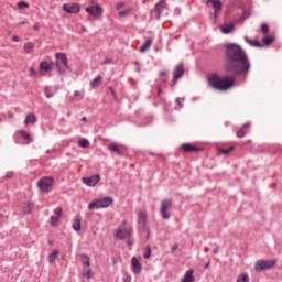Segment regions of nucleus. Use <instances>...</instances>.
Returning <instances> with one entry per match:
<instances>
[{"label":"nucleus","mask_w":282,"mask_h":282,"mask_svg":"<svg viewBox=\"0 0 282 282\" xmlns=\"http://www.w3.org/2000/svg\"><path fill=\"white\" fill-rule=\"evenodd\" d=\"M109 90L111 91V95L113 96V98H116V90H113V87H109Z\"/></svg>","instance_id":"obj_55"},{"label":"nucleus","mask_w":282,"mask_h":282,"mask_svg":"<svg viewBox=\"0 0 282 282\" xmlns=\"http://www.w3.org/2000/svg\"><path fill=\"white\" fill-rule=\"evenodd\" d=\"M184 99H182V98H180V97H177L176 99H175V105H177V107H180V109H182V107H184Z\"/></svg>","instance_id":"obj_42"},{"label":"nucleus","mask_w":282,"mask_h":282,"mask_svg":"<svg viewBox=\"0 0 282 282\" xmlns=\"http://www.w3.org/2000/svg\"><path fill=\"white\" fill-rule=\"evenodd\" d=\"M32 50H34V43L28 42L24 44L25 54H31Z\"/></svg>","instance_id":"obj_33"},{"label":"nucleus","mask_w":282,"mask_h":282,"mask_svg":"<svg viewBox=\"0 0 282 282\" xmlns=\"http://www.w3.org/2000/svg\"><path fill=\"white\" fill-rule=\"evenodd\" d=\"M131 265L133 274H140V272H142V264L140 263V260H138V258L133 257L131 259Z\"/></svg>","instance_id":"obj_14"},{"label":"nucleus","mask_w":282,"mask_h":282,"mask_svg":"<svg viewBox=\"0 0 282 282\" xmlns=\"http://www.w3.org/2000/svg\"><path fill=\"white\" fill-rule=\"evenodd\" d=\"M53 186H54V177L52 176H43L37 181V188L42 193H52Z\"/></svg>","instance_id":"obj_5"},{"label":"nucleus","mask_w":282,"mask_h":282,"mask_svg":"<svg viewBox=\"0 0 282 282\" xmlns=\"http://www.w3.org/2000/svg\"><path fill=\"white\" fill-rule=\"evenodd\" d=\"M44 94L46 98H54V95L56 94V88H54V86H46L44 88Z\"/></svg>","instance_id":"obj_24"},{"label":"nucleus","mask_w":282,"mask_h":282,"mask_svg":"<svg viewBox=\"0 0 282 282\" xmlns=\"http://www.w3.org/2000/svg\"><path fill=\"white\" fill-rule=\"evenodd\" d=\"M177 248H178L177 245H173L172 248H171L172 252H175V250H177Z\"/></svg>","instance_id":"obj_56"},{"label":"nucleus","mask_w":282,"mask_h":282,"mask_svg":"<svg viewBox=\"0 0 282 282\" xmlns=\"http://www.w3.org/2000/svg\"><path fill=\"white\" fill-rule=\"evenodd\" d=\"M83 217L80 215H76L73 220V230L75 232H80V229L83 228Z\"/></svg>","instance_id":"obj_15"},{"label":"nucleus","mask_w":282,"mask_h":282,"mask_svg":"<svg viewBox=\"0 0 282 282\" xmlns=\"http://www.w3.org/2000/svg\"><path fill=\"white\" fill-rule=\"evenodd\" d=\"M208 268H210V262H207V263L205 264V270H208Z\"/></svg>","instance_id":"obj_58"},{"label":"nucleus","mask_w":282,"mask_h":282,"mask_svg":"<svg viewBox=\"0 0 282 282\" xmlns=\"http://www.w3.org/2000/svg\"><path fill=\"white\" fill-rule=\"evenodd\" d=\"M110 204H113V198L106 196L104 198H99L93 200L88 204V210H96L100 208H109Z\"/></svg>","instance_id":"obj_3"},{"label":"nucleus","mask_w":282,"mask_h":282,"mask_svg":"<svg viewBox=\"0 0 282 282\" xmlns=\"http://www.w3.org/2000/svg\"><path fill=\"white\" fill-rule=\"evenodd\" d=\"M184 64H178L177 66H175L171 87H175V85H177V80L182 78V76H184Z\"/></svg>","instance_id":"obj_9"},{"label":"nucleus","mask_w":282,"mask_h":282,"mask_svg":"<svg viewBox=\"0 0 282 282\" xmlns=\"http://www.w3.org/2000/svg\"><path fill=\"white\" fill-rule=\"evenodd\" d=\"M246 133H248V132H246V131L243 130V128H240V129L237 131L236 135H237V138H246Z\"/></svg>","instance_id":"obj_41"},{"label":"nucleus","mask_w":282,"mask_h":282,"mask_svg":"<svg viewBox=\"0 0 282 282\" xmlns=\"http://www.w3.org/2000/svg\"><path fill=\"white\" fill-rule=\"evenodd\" d=\"M4 177L6 180H12L14 177V172L12 171L7 172Z\"/></svg>","instance_id":"obj_47"},{"label":"nucleus","mask_w":282,"mask_h":282,"mask_svg":"<svg viewBox=\"0 0 282 282\" xmlns=\"http://www.w3.org/2000/svg\"><path fill=\"white\" fill-rule=\"evenodd\" d=\"M100 83H102V77L97 75L91 82L90 87L91 89H98L100 87Z\"/></svg>","instance_id":"obj_21"},{"label":"nucleus","mask_w":282,"mask_h":282,"mask_svg":"<svg viewBox=\"0 0 282 282\" xmlns=\"http://www.w3.org/2000/svg\"><path fill=\"white\" fill-rule=\"evenodd\" d=\"M205 3H206V6L212 3L215 17H217V14H219V12H221V10L224 8L220 0H207Z\"/></svg>","instance_id":"obj_12"},{"label":"nucleus","mask_w":282,"mask_h":282,"mask_svg":"<svg viewBox=\"0 0 282 282\" xmlns=\"http://www.w3.org/2000/svg\"><path fill=\"white\" fill-rule=\"evenodd\" d=\"M17 6L19 10H23L24 8H30V4H28L25 1H19Z\"/></svg>","instance_id":"obj_40"},{"label":"nucleus","mask_w":282,"mask_h":282,"mask_svg":"<svg viewBox=\"0 0 282 282\" xmlns=\"http://www.w3.org/2000/svg\"><path fill=\"white\" fill-rule=\"evenodd\" d=\"M82 122H87V117H83Z\"/></svg>","instance_id":"obj_62"},{"label":"nucleus","mask_w":282,"mask_h":282,"mask_svg":"<svg viewBox=\"0 0 282 282\" xmlns=\"http://www.w3.org/2000/svg\"><path fill=\"white\" fill-rule=\"evenodd\" d=\"M225 69L235 76H247L250 74V59L241 46L226 44Z\"/></svg>","instance_id":"obj_1"},{"label":"nucleus","mask_w":282,"mask_h":282,"mask_svg":"<svg viewBox=\"0 0 282 282\" xmlns=\"http://www.w3.org/2000/svg\"><path fill=\"white\" fill-rule=\"evenodd\" d=\"M137 217L139 226H141L142 228H147V212L139 210L137 213Z\"/></svg>","instance_id":"obj_17"},{"label":"nucleus","mask_w":282,"mask_h":282,"mask_svg":"<svg viewBox=\"0 0 282 282\" xmlns=\"http://www.w3.org/2000/svg\"><path fill=\"white\" fill-rule=\"evenodd\" d=\"M85 11L90 14V17H95V19H98V17H102L105 9H102L100 4H93L90 7H86Z\"/></svg>","instance_id":"obj_8"},{"label":"nucleus","mask_w":282,"mask_h":282,"mask_svg":"<svg viewBox=\"0 0 282 282\" xmlns=\"http://www.w3.org/2000/svg\"><path fill=\"white\" fill-rule=\"evenodd\" d=\"M82 182L83 184H86V186H96V184L100 182V176L98 174H95L90 177H83Z\"/></svg>","instance_id":"obj_11"},{"label":"nucleus","mask_w":282,"mask_h":282,"mask_svg":"<svg viewBox=\"0 0 282 282\" xmlns=\"http://www.w3.org/2000/svg\"><path fill=\"white\" fill-rule=\"evenodd\" d=\"M273 42H274V37H272V36H265L262 39L263 45H271V43H273Z\"/></svg>","instance_id":"obj_37"},{"label":"nucleus","mask_w":282,"mask_h":282,"mask_svg":"<svg viewBox=\"0 0 282 282\" xmlns=\"http://www.w3.org/2000/svg\"><path fill=\"white\" fill-rule=\"evenodd\" d=\"M33 208H34V204L26 202L23 206V215H31Z\"/></svg>","instance_id":"obj_27"},{"label":"nucleus","mask_w":282,"mask_h":282,"mask_svg":"<svg viewBox=\"0 0 282 282\" xmlns=\"http://www.w3.org/2000/svg\"><path fill=\"white\" fill-rule=\"evenodd\" d=\"M121 226L124 228V226H127V220H122Z\"/></svg>","instance_id":"obj_61"},{"label":"nucleus","mask_w":282,"mask_h":282,"mask_svg":"<svg viewBox=\"0 0 282 282\" xmlns=\"http://www.w3.org/2000/svg\"><path fill=\"white\" fill-rule=\"evenodd\" d=\"M109 63H111V59H106V61L104 62V65H107V64H109Z\"/></svg>","instance_id":"obj_60"},{"label":"nucleus","mask_w":282,"mask_h":282,"mask_svg":"<svg viewBox=\"0 0 282 282\" xmlns=\"http://www.w3.org/2000/svg\"><path fill=\"white\" fill-rule=\"evenodd\" d=\"M172 207H173V200H171V199L162 200V203H161L162 219H171V214L167 210Z\"/></svg>","instance_id":"obj_7"},{"label":"nucleus","mask_w":282,"mask_h":282,"mask_svg":"<svg viewBox=\"0 0 282 282\" xmlns=\"http://www.w3.org/2000/svg\"><path fill=\"white\" fill-rule=\"evenodd\" d=\"M41 72H52L54 69V61H44L40 63Z\"/></svg>","instance_id":"obj_16"},{"label":"nucleus","mask_w":282,"mask_h":282,"mask_svg":"<svg viewBox=\"0 0 282 282\" xmlns=\"http://www.w3.org/2000/svg\"><path fill=\"white\" fill-rule=\"evenodd\" d=\"M245 41H246V43L251 45V47H263V45H261V43L259 41L250 40L248 36H245Z\"/></svg>","instance_id":"obj_30"},{"label":"nucleus","mask_w":282,"mask_h":282,"mask_svg":"<svg viewBox=\"0 0 282 282\" xmlns=\"http://www.w3.org/2000/svg\"><path fill=\"white\" fill-rule=\"evenodd\" d=\"M242 130L243 129H250V122H247V123H245V124H242V128H241Z\"/></svg>","instance_id":"obj_53"},{"label":"nucleus","mask_w":282,"mask_h":282,"mask_svg":"<svg viewBox=\"0 0 282 282\" xmlns=\"http://www.w3.org/2000/svg\"><path fill=\"white\" fill-rule=\"evenodd\" d=\"M133 235V227H129L128 229L123 226H119L115 231L116 239L124 240L129 239Z\"/></svg>","instance_id":"obj_6"},{"label":"nucleus","mask_w":282,"mask_h":282,"mask_svg":"<svg viewBox=\"0 0 282 282\" xmlns=\"http://www.w3.org/2000/svg\"><path fill=\"white\" fill-rule=\"evenodd\" d=\"M160 76H165V78H169V72L167 70H162L160 73Z\"/></svg>","instance_id":"obj_51"},{"label":"nucleus","mask_w":282,"mask_h":282,"mask_svg":"<svg viewBox=\"0 0 282 282\" xmlns=\"http://www.w3.org/2000/svg\"><path fill=\"white\" fill-rule=\"evenodd\" d=\"M59 219H61V218H58L57 216H51V217H50V225L53 226V227L58 226V220H59Z\"/></svg>","instance_id":"obj_36"},{"label":"nucleus","mask_w":282,"mask_h":282,"mask_svg":"<svg viewBox=\"0 0 282 282\" xmlns=\"http://www.w3.org/2000/svg\"><path fill=\"white\" fill-rule=\"evenodd\" d=\"M122 281L123 282H131V274H129V272H124Z\"/></svg>","instance_id":"obj_43"},{"label":"nucleus","mask_w":282,"mask_h":282,"mask_svg":"<svg viewBox=\"0 0 282 282\" xmlns=\"http://www.w3.org/2000/svg\"><path fill=\"white\" fill-rule=\"evenodd\" d=\"M152 43H153L152 39L145 40V42L140 46L139 51L147 52V50H149L151 47Z\"/></svg>","instance_id":"obj_28"},{"label":"nucleus","mask_w":282,"mask_h":282,"mask_svg":"<svg viewBox=\"0 0 282 282\" xmlns=\"http://www.w3.org/2000/svg\"><path fill=\"white\" fill-rule=\"evenodd\" d=\"M208 84L213 89H217L218 91H226V89H230L232 85H235V78L229 76H218L217 74L209 75Z\"/></svg>","instance_id":"obj_2"},{"label":"nucleus","mask_w":282,"mask_h":282,"mask_svg":"<svg viewBox=\"0 0 282 282\" xmlns=\"http://www.w3.org/2000/svg\"><path fill=\"white\" fill-rule=\"evenodd\" d=\"M55 67H56L58 74H61V75L65 74V69H63L61 67V64L58 62L55 63Z\"/></svg>","instance_id":"obj_44"},{"label":"nucleus","mask_w":282,"mask_h":282,"mask_svg":"<svg viewBox=\"0 0 282 282\" xmlns=\"http://www.w3.org/2000/svg\"><path fill=\"white\" fill-rule=\"evenodd\" d=\"M166 8V0H160L154 6V11L156 12V19H160L162 17V13L164 12V9Z\"/></svg>","instance_id":"obj_13"},{"label":"nucleus","mask_w":282,"mask_h":282,"mask_svg":"<svg viewBox=\"0 0 282 282\" xmlns=\"http://www.w3.org/2000/svg\"><path fill=\"white\" fill-rule=\"evenodd\" d=\"M74 96H75V98H77V96H80V91L75 90V91H74Z\"/></svg>","instance_id":"obj_57"},{"label":"nucleus","mask_w":282,"mask_h":282,"mask_svg":"<svg viewBox=\"0 0 282 282\" xmlns=\"http://www.w3.org/2000/svg\"><path fill=\"white\" fill-rule=\"evenodd\" d=\"M33 29H34L35 31H39V24H34V25H33Z\"/></svg>","instance_id":"obj_59"},{"label":"nucleus","mask_w":282,"mask_h":282,"mask_svg":"<svg viewBox=\"0 0 282 282\" xmlns=\"http://www.w3.org/2000/svg\"><path fill=\"white\" fill-rule=\"evenodd\" d=\"M58 257V250H53L50 254H48V263H54V261H56V258Z\"/></svg>","instance_id":"obj_32"},{"label":"nucleus","mask_w":282,"mask_h":282,"mask_svg":"<svg viewBox=\"0 0 282 282\" xmlns=\"http://www.w3.org/2000/svg\"><path fill=\"white\" fill-rule=\"evenodd\" d=\"M129 12H131L130 9L120 11V12H119V17H127V14H129Z\"/></svg>","instance_id":"obj_48"},{"label":"nucleus","mask_w":282,"mask_h":282,"mask_svg":"<svg viewBox=\"0 0 282 282\" xmlns=\"http://www.w3.org/2000/svg\"><path fill=\"white\" fill-rule=\"evenodd\" d=\"M83 276H86V279H91V269L90 268L86 269V272L83 273Z\"/></svg>","instance_id":"obj_46"},{"label":"nucleus","mask_w":282,"mask_h":282,"mask_svg":"<svg viewBox=\"0 0 282 282\" xmlns=\"http://www.w3.org/2000/svg\"><path fill=\"white\" fill-rule=\"evenodd\" d=\"M214 254H218L219 253V247L216 245V248L213 251Z\"/></svg>","instance_id":"obj_54"},{"label":"nucleus","mask_w":282,"mask_h":282,"mask_svg":"<svg viewBox=\"0 0 282 282\" xmlns=\"http://www.w3.org/2000/svg\"><path fill=\"white\" fill-rule=\"evenodd\" d=\"M18 135H21L23 138V140H25L28 142V144L33 142L32 135H30V132H28L25 130H19Z\"/></svg>","instance_id":"obj_22"},{"label":"nucleus","mask_w":282,"mask_h":282,"mask_svg":"<svg viewBox=\"0 0 282 282\" xmlns=\"http://www.w3.org/2000/svg\"><path fill=\"white\" fill-rule=\"evenodd\" d=\"M231 151H235V147H229L228 149H223V148H219L218 149V153H223L224 155H228V153H230Z\"/></svg>","instance_id":"obj_34"},{"label":"nucleus","mask_w":282,"mask_h":282,"mask_svg":"<svg viewBox=\"0 0 282 282\" xmlns=\"http://www.w3.org/2000/svg\"><path fill=\"white\" fill-rule=\"evenodd\" d=\"M19 25H25V22H20Z\"/></svg>","instance_id":"obj_64"},{"label":"nucleus","mask_w":282,"mask_h":282,"mask_svg":"<svg viewBox=\"0 0 282 282\" xmlns=\"http://www.w3.org/2000/svg\"><path fill=\"white\" fill-rule=\"evenodd\" d=\"M181 148L185 151V153H195V152L199 151V148H197L193 144H189V143H183L181 145Z\"/></svg>","instance_id":"obj_19"},{"label":"nucleus","mask_w":282,"mask_h":282,"mask_svg":"<svg viewBox=\"0 0 282 282\" xmlns=\"http://www.w3.org/2000/svg\"><path fill=\"white\" fill-rule=\"evenodd\" d=\"M12 41H13L14 43H19V41H21V39H20L19 36L14 35V36L12 37Z\"/></svg>","instance_id":"obj_52"},{"label":"nucleus","mask_w":282,"mask_h":282,"mask_svg":"<svg viewBox=\"0 0 282 282\" xmlns=\"http://www.w3.org/2000/svg\"><path fill=\"white\" fill-rule=\"evenodd\" d=\"M236 282H250V276L248 273H241L237 276Z\"/></svg>","instance_id":"obj_31"},{"label":"nucleus","mask_w":282,"mask_h":282,"mask_svg":"<svg viewBox=\"0 0 282 282\" xmlns=\"http://www.w3.org/2000/svg\"><path fill=\"white\" fill-rule=\"evenodd\" d=\"M108 151H110L111 153H117V155H123L122 151H120L116 143L109 144Z\"/></svg>","instance_id":"obj_29"},{"label":"nucleus","mask_w":282,"mask_h":282,"mask_svg":"<svg viewBox=\"0 0 282 282\" xmlns=\"http://www.w3.org/2000/svg\"><path fill=\"white\" fill-rule=\"evenodd\" d=\"M261 32L263 34H268V32H270V28L268 26V24L264 23L261 25Z\"/></svg>","instance_id":"obj_45"},{"label":"nucleus","mask_w":282,"mask_h":282,"mask_svg":"<svg viewBox=\"0 0 282 282\" xmlns=\"http://www.w3.org/2000/svg\"><path fill=\"white\" fill-rule=\"evenodd\" d=\"M29 75H30V76H35V75H36V70L31 67V68L29 69Z\"/></svg>","instance_id":"obj_50"},{"label":"nucleus","mask_w":282,"mask_h":282,"mask_svg":"<svg viewBox=\"0 0 282 282\" xmlns=\"http://www.w3.org/2000/svg\"><path fill=\"white\" fill-rule=\"evenodd\" d=\"M193 274H195V270L188 269L181 279V282H194L195 276Z\"/></svg>","instance_id":"obj_18"},{"label":"nucleus","mask_w":282,"mask_h":282,"mask_svg":"<svg viewBox=\"0 0 282 282\" xmlns=\"http://www.w3.org/2000/svg\"><path fill=\"white\" fill-rule=\"evenodd\" d=\"M55 58H57V61H61L62 65H64L66 69H69V66L67 65V55H65V53H56Z\"/></svg>","instance_id":"obj_20"},{"label":"nucleus","mask_w":282,"mask_h":282,"mask_svg":"<svg viewBox=\"0 0 282 282\" xmlns=\"http://www.w3.org/2000/svg\"><path fill=\"white\" fill-rule=\"evenodd\" d=\"M204 250H205V252H209L210 249L208 247H205Z\"/></svg>","instance_id":"obj_63"},{"label":"nucleus","mask_w":282,"mask_h":282,"mask_svg":"<svg viewBox=\"0 0 282 282\" xmlns=\"http://www.w3.org/2000/svg\"><path fill=\"white\" fill-rule=\"evenodd\" d=\"M79 257H80V261H82V264L84 265V268L91 267V260H90L89 256L82 253Z\"/></svg>","instance_id":"obj_23"},{"label":"nucleus","mask_w":282,"mask_h":282,"mask_svg":"<svg viewBox=\"0 0 282 282\" xmlns=\"http://www.w3.org/2000/svg\"><path fill=\"white\" fill-rule=\"evenodd\" d=\"M36 122V115L34 113H29L26 115L25 117V120H24V124H35Z\"/></svg>","instance_id":"obj_26"},{"label":"nucleus","mask_w":282,"mask_h":282,"mask_svg":"<svg viewBox=\"0 0 282 282\" xmlns=\"http://www.w3.org/2000/svg\"><path fill=\"white\" fill-rule=\"evenodd\" d=\"M232 30H235V24H232V23L224 24L220 26V32L223 34H230V32H232Z\"/></svg>","instance_id":"obj_25"},{"label":"nucleus","mask_w":282,"mask_h":282,"mask_svg":"<svg viewBox=\"0 0 282 282\" xmlns=\"http://www.w3.org/2000/svg\"><path fill=\"white\" fill-rule=\"evenodd\" d=\"M276 265V260H263L260 259L254 262L253 270L254 272H265V270H272Z\"/></svg>","instance_id":"obj_4"},{"label":"nucleus","mask_w":282,"mask_h":282,"mask_svg":"<svg viewBox=\"0 0 282 282\" xmlns=\"http://www.w3.org/2000/svg\"><path fill=\"white\" fill-rule=\"evenodd\" d=\"M63 10L66 14H78L80 12V4L78 3H64Z\"/></svg>","instance_id":"obj_10"},{"label":"nucleus","mask_w":282,"mask_h":282,"mask_svg":"<svg viewBox=\"0 0 282 282\" xmlns=\"http://www.w3.org/2000/svg\"><path fill=\"white\" fill-rule=\"evenodd\" d=\"M116 8H117V10H120V9L124 8V2L117 3Z\"/></svg>","instance_id":"obj_49"},{"label":"nucleus","mask_w":282,"mask_h":282,"mask_svg":"<svg viewBox=\"0 0 282 282\" xmlns=\"http://www.w3.org/2000/svg\"><path fill=\"white\" fill-rule=\"evenodd\" d=\"M54 213H55V217H58V219H61V217H63V207H56L54 209Z\"/></svg>","instance_id":"obj_39"},{"label":"nucleus","mask_w":282,"mask_h":282,"mask_svg":"<svg viewBox=\"0 0 282 282\" xmlns=\"http://www.w3.org/2000/svg\"><path fill=\"white\" fill-rule=\"evenodd\" d=\"M143 257H144V259H150L151 258V246L150 245L145 246V251H144Z\"/></svg>","instance_id":"obj_38"},{"label":"nucleus","mask_w":282,"mask_h":282,"mask_svg":"<svg viewBox=\"0 0 282 282\" xmlns=\"http://www.w3.org/2000/svg\"><path fill=\"white\" fill-rule=\"evenodd\" d=\"M78 147H80L82 149H87V147H89V140L87 139H80L78 141Z\"/></svg>","instance_id":"obj_35"}]
</instances>
